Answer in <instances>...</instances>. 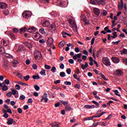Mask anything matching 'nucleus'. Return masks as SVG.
<instances>
[{"mask_svg": "<svg viewBox=\"0 0 127 127\" xmlns=\"http://www.w3.org/2000/svg\"><path fill=\"white\" fill-rule=\"evenodd\" d=\"M90 2L91 4L105 5V0H91Z\"/></svg>", "mask_w": 127, "mask_h": 127, "instance_id": "f257e3e1", "label": "nucleus"}, {"mask_svg": "<svg viewBox=\"0 0 127 127\" xmlns=\"http://www.w3.org/2000/svg\"><path fill=\"white\" fill-rule=\"evenodd\" d=\"M68 22L69 23V26L71 28H74V30H77V24H76L75 20L70 19L69 20Z\"/></svg>", "mask_w": 127, "mask_h": 127, "instance_id": "f03ea898", "label": "nucleus"}, {"mask_svg": "<svg viewBox=\"0 0 127 127\" xmlns=\"http://www.w3.org/2000/svg\"><path fill=\"white\" fill-rule=\"evenodd\" d=\"M34 56L35 57V59H40L41 57H42V55H41V52H40L39 51H36L34 53Z\"/></svg>", "mask_w": 127, "mask_h": 127, "instance_id": "7ed1b4c3", "label": "nucleus"}, {"mask_svg": "<svg viewBox=\"0 0 127 127\" xmlns=\"http://www.w3.org/2000/svg\"><path fill=\"white\" fill-rule=\"evenodd\" d=\"M102 62L103 64L106 66H111V63L110 62L109 58H103L102 59Z\"/></svg>", "mask_w": 127, "mask_h": 127, "instance_id": "20e7f679", "label": "nucleus"}, {"mask_svg": "<svg viewBox=\"0 0 127 127\" xmlns=\"http://www.w3.org/2000/svg\"><path fill=\"white\" fill-rule=\"evenodd\" d=\"M54 41V40L52 38H49L47 42V46L49 47H51V46H52L53 45V42Z\"/></svg>", "mask_w": 127, "mask_h": 127, "instance_id": "39448f33", "label": "nucleus"}, {"mask_svg": "<svg viewBox=\"0 0 127 127\" xmlns=\"http://www.w3.org/2000/svg\"><path fill=\"white\" fill-rule=\"evenodd\" d=\"M32 36L36 40H38L41 38V35L39 33H34Z\"/></svg>", "mask_w": 127, "mask_h": 127, "instance_id": "423d86ee", "label": "nucleus"}, {"mask_svg": "<svg viewBox=\"0 0 127 127\" xmlns=\"http://www.w3.org/2000/svg\"><path fill=\"white\" fill-rule=\"evenodd\" d=\"M27 12H29V11H25L22 13V16L24 17V18H28L29 17H30V16H31V15L28 14V13Z\"/></svg>", "mask_w": 127, "mask_h": 127, "instance_id": "0eeeda50", "label": "nucleus"}, {"mask_svg": "<svg viewBox=\"0 0 127 127\" xmlns=\"http://www.w3.org/2000/svg\"><path fill=\"white\" fill-rule=\"evenodd\" d=\"M48 95L47 93H45L44 96L42 97V99L41 100V102H43V100L45 101V103H47L48 102Z\"/></svg>", "mask_w": 127, "mask_h": 127, "instance_id": "6e6552de", "label": "nucleus"}, {"mask_svg": "<svg viewBox=\"0 0 127 127\" xmlns=\"http://www.w3.org/2000/svg\"><path fill=\"white\" fill-rule=\"evenodd\" d=\"M114 73L116 76H122V75H123V71L120 69L116 70L114 71Z\"/></svg>", "mask_w": 127, "mask_h": 127, "instance_id": "1a4fd4ad", "label": "nucleus"}, {"mask_svg": "<svg viewBox=\"0 0 127 127\" xmlns=\"http://www.w3.org/2000/svg\"><path fill=\"white\" fill-rule=\"evenodd\" d=\"M42 24L43 26H44L45 27H47L48 26H49V25H50V22L48 20H44L42 22Z\"/></svg>", "mask_w": 127, "mask_h": 127, "instance_id": "9d476101", "label": "nucleus"}, {"mask_svg": "<svg viewBox=\"0 0 127 127\" xmlns=\"http://www.w3.org/2000/svg\"><path fill=\"white\" fill-rule=\"evenodd\" d=\"M81 19L82 20H83V21L85 23V24L86 25H87L89 24V20H87V19H86V16H85V15H81Z\"/></svg>", "mask_w": 127, "mask_h": 127, "instance_id": "9b49d317", "label": "nucleus"}, {"mask_svg": "<svg viewBox=\"0 0 127 127\" xmlns=\"http://www.w3.org/2000/svg\"><path fill=\"white\" fill-rule=\"evenodd\" d=\"M36 31V29L34 27H30L27 29V32L30 33H33V32H35Z\"/></svg>", "mask_w": 127, "mask_h": 127, "instance_id": "f8f14e48", "label": "nucleus"}, {"mask_svg": "<svg viewBox=\"0 0 127 127\" xmlns=\"http://www.w3.org/2000/svg\"><path fill=\"white\" fill-rule=\"evenodd\" d=\"M7 7V4L4 2H0V8L2 9H4Z\"/></svg>", "mask_w": 127, "mask_h": 127, "instance_id": "ddd939ff", "label": "nucleus"}, {"mask_svg": "<svg viewBox=\"0 0 127 127\" xmlns=\"http://www.w3.org/2000/svg\"><path fill=\"white\" fill-rule=\"evenodd\" d=\"M93 11L95 15H97V16H99V15H100V9L99 8H94L93 9Z\"/></svg>", "mask_w": 127, "mask_h": 127, "instance_id": "4468645a", "label": "nucleus"}, {"mask_svg": "<svg viewBox=\"0 0 127 127\" xmlns=\"http://www.w3.org/2000/svg\"><path fill=\"white\" fill-rule=\"evenodd\" d=\"M81 56H82V54L79 53L73 56L72 58L74 60H77L78 58H81Z\"/></svg>", "mask_w": 127, "mask_h": 127, "instance_id": "2eb2a0df", "label": "nucleus"}, {"mask_svg": "<svg viewBox=\"0 0 127 127\" xmlns=\"http://www.w3.org/2000/svg\"><path fill=\"white\" fill-rule=\"evenodd\" d=\"M124 7V1L121 0V2L118 4V8L119 10H122Z\"/></svg>", "mask_w": 127, "mask_h": 127, "instance_id": "dca6fc26", "label": "nucleus"}, {"mask_svg": "<svg viewBox=\"0 0 127 127\" xmlns=\"http://www.w3.org/2000/svg\"><path fill=\"white\" fill-rule=\"evenodd\" d=\"M13 123H15L14 121H13V119L11 118L8 119L7 124L9 126L11 125Z\"/></svg>", "mask_w": 127, "mask_h": 127, "instance_id": "f3484780", "label": "nucleus"}, {"mask_svg": "<svg viewBox=\"0 0 127 127\" xmlns=\"http://www.w3.org/2000/svg\"><path fill=\"white\" fill-rule=\"evenodd\" d=\"M61 124L59 123H57V122H54L51 124V126L52 127H59V126H60Z\"/></svg>", "mask_w": 127, "mask_h": 127, "instance_id": "a211bd4d", "label": "nucleus"}, {"mask_svg": "<svg viewBox=\"0 0 127 127\" xmlns=\"http://www.w3.org/2000/svg\"><path fill=\"white\" fill-rule=\"evenodd\" d=\"M112 61L114 62V63H119L120 59L116 57L112 58Z\"/></svg>", "mask_w": 127, "mask_h": 127, "instance_id": "6ab92c4d", "label": "nucleus"}, {"mask_svg": "<svg viewBox=\"0 0 127 127\" xmlns=\"http://www.w3.org/2000/svg\"><path fill=\"white\" fill-rule=\"evenodd\" d=\"M24 50V47L21 46H19L17 52H22Z\"/></svg>", "mask_w": 127, "mask_h": 127, "instance_id": "aec40b11", "label": "nucleus"}, {"mask_svg": "<svg viewBox=\"0 0 127 127\" xmlns=\"http://www.w3.org/2000/svg\"><path fill=\"white\" fill-rule=\"evenodd\" d=\"M56 5H58V6H64V3L61 2V1H58L57 3L55 4Z\"/></svg>", "mask_w": 127, "mask_h": 127, "instance_id": "412c9836", "label": "nucleus"}, {"mask_svg": "<svg viewBox=\"0 0 127 127\" xmlns=\"http://www.w3.org/2000/svg\"><path fill=\"white\" fill-rule=\"evenodd\" d=\"M26 31H27V28L25 27H22L20 29V32L21 33H24V32H25Z\"/></svg>", "mask_w": 127, "mask_h": 127, "instance_id": "4be33fe9", "label": "nucleus"}, {"mask_svg": "<svg viewBox=\"0 0 127 127\" xmlns=\"http://www.w3.org/2000/svg\"><path fill=\"white\" fill-rule=\"evenodd\" d=\"M85 109H94L95 108V105H86L84 106Z\"/></svg>", "mask_w": 127, "mask_h": 127, "instance_id": "5701e85b", "label": "nucleus"}, {"mask_svg": "<svg viewBox=\"0 0 127 127\" xmlns=\"http://www.w3.org/2000/svg\"><path fill=\"white\" fill-rule=\"evenodd\" d=\"M1 88H2V91H7V90H8V87L5 85V84H4V85L3 84V85H2L1 86Z\"/></svg>", "mask_w": 127, "mask_h": 127, "instance_id": "b1692460", "label": "nucleus"}, {"mask_svg": "<svg viewBox=\"0 0 127 127\" xmlns=\"http://www.w3.org/2000/svg\"><path fill=\"white\" fill-rule=\"evenodd\" d=\"M12 95H13V96H15V95H16V94H18V91H17V90H15V89H13L11 90V92Z\"/></svg>", "mask_w": 127, "mask_h": 127, "instance_id": "393cba45", "label": "nucleus"}, {"mask_svg": "<svg viewBox=\"0 0 127 127\" xmlns=\"http://www.w3.org/2000/svg\"><path fill=\"white\" fill-rule=\"evenodd\" d=\"M104 30L106 32V33H112V31L109 29V27H106L104 28Z\"/></svg>", "mask_w": 127, "mask_h": 127, "instance_id": "a878e982", "label": "nucleus"}, {"mask_svg": "<svg viewBox=\"0 0 127 127\" xmlns=\"http://www.w3.org/2000/svg\"><path fill=\"white\" fill-rule=\"evenodd\" d=\"M50 14H51V15H52V16H53L54 17L58 16V15H59L58 13H57L56 12H53L51 13Z\"/></svg>", "mask_w": 127, "mask_h": 127, "instance_id": "bb28decb", "label": "nucleus"}, {"mask_svg": "<svg viewBox=\"0 0 127 127\" xmlns=\"http://www.w3.org/2000/svg\"><path fill=\"white\" fill-rule=\"evenodd\" d=\"M55 24H52L51 25V27H50L49 30H53V31H54V30H55Z\"/></svg>", "mask_w": 127, "mask_h": 127, "instance_id": "cd10ccee", "label": "nucleus"}, {"mask_svg": "<svg viewBox=\"0 0 127 127\" xmlns=\"http://www.w3.org/2000/svg\"><path fill=\"white\" fill-rule=\"evenodd\" d=\"M41 75H42V76H46V72L45 71V70L42 69V70L40 71Z\"/></svg>", "mask_w": 127, "mask_h": 127, "instance_id": "c85d7f7f", "label": "nucleus"}, {"mask_svg": "<svg viewBox=\"0 0 127 127\" xmlns=\"http://www.w3.org/2000/svg\"><path fill=\"white\" fill-rule=\"evenodd\" d=\"M65 45V42L62 41L59 44V46L60 48L63 47Z\"/></svg>", "mask_w": 127, "mask_h": 127, "instance_id": "c756f323", "label": "nucleus"}, {"mask_svg": "<svg viewBox=\"0 0 127 127\" xmlns=\"http://www.w3.org/2000/svg\"><path fill=\"white\" fill-rule=\"evenodd\" d=\"M65 109L66 110V111H68V112H70V111L72 110V108L68 105H66L65 106Z\"/></svg>", "mask_w": 127, "mask_h": 127, "instance_id": "7c9ffc66", "label": "nucleus"}, {"mask_svg": "<svg viewBox=\"0 0 127 127\" xmlns=\"http://www.w3.org/2000/svg\"><path fill=\"white\" fill-rule=\"evenodd\" d=\"M16 83H17V84H19V85H22V86H28V84L20 82V81L16 82Z\"/></svg>", "mask_w": 127, "mask_h": 127, "instance_id": "2f4dec72", "label": "nucleus"}, {"mask_svg": "<svg viewBox=\"0 0 127 127\" xmlns=\"http://www.w3.org/2000/svg\"><path fill=\"white\" fill-rule=\"evenodd\" d=\"M62 104H63L64 106H68V104H69L68 101H61Z\"/></svg>", "mask_w": 127, "mask_h": 127, "instance_id": "473e14b6", "label": "nucleus"}, {"mask_svg": "<svg viewBox=\"0 0 127 127\" xmlns=\"http://www.w3.org/2000/svg\"><path fill=\"white\" fill-rule=\"evenodd\" d=\"M5 57H6L7 58H10V59L13 58V57L11 56V55L8 54H6L5 55Z\"/></svg>", "mask_w": 127, "mask_h": 127, "instance_id": "72a5a7b5", "label": "nucleus"}, {"mask_svg": "<svg viewBox=\"0 0 127 127\" xmlns=\"http://www.w3.org/2000/svg\"><path fill=\"white\" fill-rule=\"evenodd\" d=\"M0 54H3L4 53V49L2 47H0Z\"/></svg>", "mask_w": 127, "mask_h": 127, "instance_id": "f704fd0d", "label": "nucleus"}, {"mask_svg": "<svg viewBox=\"0 0 127 127\" xmlns=\"http://www.w3.org/2000/svg\"><path fill=\"white\" fill-rule=\"evenodd\" d=\"M56 67L55 66H53L51 68V71L53 72V73H55V72H56Z\"/></svg>", "mask_w": 127, "mask_h": 127, "instance_id": "c9c22d12", "label": "nucleus"}, {"mask_svg": "<svg viewBox=\"0 0 127 127\" xmlns=\"http://www.w3.org/2000/svg\"><path fill=\"white\" fill-rule=\"evenodd\" d=\"M60 76H61L62 77H65V76H66V74L65 73V72L62 71L60 72Z\"/></svg>", "mask_w": 127, "mask_h": 127, "instance_id": "e433bc0d", "label": "nucleus"}, {"mask_svg": "<svg viewBox=\"0 0 127 127\" xmlns=\"http://www.w3.org/2000/svg\"><path fill=\"white\" fill-rule=\"evenodd\" d=\"M93 119H94L93 116L85 118L84 119V121H91V120H93Z\"/></svg>", "mask_w": 127, "mask_h": 127, "instance_id": "4c0bfd02", "label": "nucleus"}, {"mask_svg": "<svg viewBox=\"0 0 127 127\" xmlns=\"http://www.w3.org/2000/svg\"><path fill=\"white\" fill-rule=\"evenodd\" d=\"M121 54H127V49H124L121 51Z\"/></svg>", "mask_w": 127, "mask_h": 127, "instance_id": "58836bf2", "label": "nucleus"}, {"mask_svg": "<svg viewBox=\"0 0 127 127\" xmlns=\"http://www.w3.org/2000/svg\"><path fill=\"white\" fill-rule=\"evenodd\" d=\"M24 80H25V81H28V80H29V79H30V76H29V75L24 76Z\"/></svg>", "mask_w": 127, "mask_h": 127, "instance_id": "ea45409f", "label": "nucleus"}, {"mask_svg": "<svg viewBox=\"0 0 127 127\" xmlns=\"http://www.w3.org/2000/svg\"><path fill=\"white\" fill-rule=\"evenodd\" d=\"M33 79L34 80L40 79V76H39V75H34L33 76Z\"/></svg>", "mask_w": 127, "mask_h": 127, "instance_id": "a19ab883", "label": "nucleus"}, {"mask_svg": "<svg viewBox=\"0 0 127 127\" xmlns=\"http://www.w3.org/2000/svg\"><path fill=\"white\" fill-rule=\"evenodd\" d=\"M114 93H115V95L116 96H118L119 97H121V94H119V91H118V90H114Z\"/></svg>", "mask_w": 127, "mask_h": 127, "instance_id": "79ce46f5", "label": "nucleus"}, {"mask_svg": "<svg viewBox=\"0 0 127 127\" xmlns=\"http://www.w3.org/2000/svg\"><path fill=\"white\" fill-rule=\"evenodd\" d=\"M25 96H24L23 95H21L20 96L19 99L21 101H23V100H25Z\"/></svg>", "mask_w": 127, "mask_h": 127, "instance_id": "37998d69", "label": "nucleus"}, {"mask_svg": "<svg viewBox=\"0 0 127 127\" xmlns=\"http://www.w3.org/2000/svg\"><path fill=\"white\" fill-rule=\"evenodd\" d=\"M39 31L42 34H45V31H44V29L41 28L40 29Z\"/></svg>", "mask_w": 127, "mask_h": 127, "instance_id": "c03bdc74", "label": "nucleus"}, {"mask_svg": "<svg viewBox=\"0 0 127 127\" xmlns=\"http://www.w3.org/2000/svg\"><path fill=\"white\" fill-rule=\"evenodd\" d=\"M113 35H114V36H112L111 37H112V38H113V39H115V38H116V37H118V35H117V32H114L113 33Z\"/></svg>", "mask_w": 127, "mask_h": 127, "instance_id": "a18cd8bd", "label": "nucleus"}, {"mask_svg": "<svg viewBox=\"0 0 127 127\" xmlns=\"http://www.w3.org/2000/svg\"><path fill=\"white\" fill-rule=\"evenodd\" d=\"M17 75L18 77H19V78H20V79H22V78H23V75H22V74H21L19 72H17Z\"/></svg>", "mask_w": 127, "mask_h": 127, "instance_id": "49530a36", "label": "nucleus"}, {"mask_svg": "<svg viewBox=\"0 0 127 127\" xmlns=\"http://www.w3.org/2000/svg\"><path fill=\"white\" fill-rule=\"evenodd\" d=\"M45 69H46L47 70H50V69L51 68V66L50 65H48L47 64H45Z\"/></svg>", "mask_w": 127, "mask_h": 127, "instance_id": "de8ad7c7", "label": "nucleus"}, {"mask_svg": "<svg viewBox=\"0 0 127 127\" xmlns=\"http://www.w3.org/2000/svg\"><path fill=\"white\" fill-rule=\"evenodd\" d=\"M103 15H104L105 16L108 14V11L106 10H103L102 11Z\"/></svg>", "mask_w": 127, "mask_h": 127, "instance_id": "09e8293b", "label": "nucleus"}, {"mask_svg": "<svg viewBox=\"0 0 127 127\" xmlns=\"http://www.w3.org/2000/svg\"><path fill=\"white\" fill-rule=\"evenodd\" d=\"M15 88L16 90H20V85H18V84H16L15 86Z\"/></svg>", "mask_w": 127, "mask_h": 127, "instance_id": "8fccbe9b", "label": "nucleus"}, {"mask_svg": "<svg viewBox=\"0 0 127 127\" xmlns=\"http://www.w3.org/2000/svg\"><path fill=\"white\" fill-rule=\"evenodd\" d=\"M34 89L36 91H38L39 90H40V87L38 86V85H35Z\"/></svg>", "mask_w": 127, "mask_h": 127, "instance_id": "3c124183", "label": "nucleus"}, {"mask_svg": "<svg viewBox=\"0 0 127 127\" xmlns=\"http://www.w3.org/2000/svg\"><path fill=\"white\" fill-rule=\"evenodd\" d=\"M74 51L76 53H78V52H80V49L78 47L75 48Z\"/></svg>", "mask_w": 127, "mask_h": 127, "instance_id": "603ef678", "label": "nucleus"}, {"mask_svg": "<svg viewBox=\"0 0 127 127\" xmlns=\"http://www.w3.org/2000/svg\"><path fill=\"white\" fill-rule=\"evenodd\" d=\"M12 93L11 92H8L6 94V96H7V97H9V98H10V97H11L12 96Z\"/></svg>", "mask_w": 127, "mask_h": 127, "instance_id": "864d4df0", "label": "nucleus"}, {"mask_svg": "<svg viewBox=\"0 0 127 127\" xmlns=\"http://www.w3.org/2000/svg\"><path fill=\"white\" fill-rule=\"evenodd\" d=\"M64 84H65V85H71V82H70V81H65L64 82Z\"/></svg>", "mask_w": 127, "mask_h": 127, "instance_id": "5fc2aeb1", "label": "nucleus"}, {"mask_svg": "<svg viewBox=\"0 0 127 127\" xmlns=\"http://www.w3.org/2000/svg\"><path fill=\"white\" fill-rule=\"evenodd\" d=\"M33 101L32 100V99L31 98H29L28 100L27 103L28 104H31V103H33Z\"/></svg>", "mask_w": 127, "mask_h": 127, "instance_id": "6e6d98bb", "label": "nucleus"}, {"mask_svg": "<svg viewBox=\"0 0 127 127\" xmlns=\"http://www.w3.org/2000/svg\"><path fill=\"white\" fill-rule=\"evenodd\" d=\"M105 114V113H102L101 114L98 115V116H93V119L94 118H100V117H102V116H103V115Z\"/></svg>", "mask_w": 127, "mask_h": 127, "instance_id": "4d7b16f0", "label": "nucleus"}, {"mask_svg": "<svg viewBox=\"0 0 127 127\" xmlns=\"http://www.w3.org/2000/svg\"><path fill=\"white\" fill-rule=\"evenodd\" d=\"M66 73L70 75L71 74V69L70 68H67L66 69Z\"/></svg>", "mask_w": 127, "mask_h": 127, "instance_id": "13d9d810", "label": "nucleus"}, {"mask_svg": "<svg viewBox=\"0 0 127 127\" xmlns=\"http://www.w3.org/2000/svg\"><path fill=\"white\" fill-rule=\"evenodd\" d=\"M123 61L124 64H125V65H127V59H124L123 60Z\"/></svg>", "mask_w": 127, "mask_h": 127, "instance_id": "bf43d9fd", "label": "nucleus"}, {"mask_svg": "<svg viewBox=\"0 0 127 127\" xmlns=\"http://www.w3.org/2000/svg\"><path fill=\"white\" fill-rule=\"evenodd\" d=\"M4 82L6 85H9V83H10L9 80L6 79L5 80Z\"/></svg>", "mask_w": 127, "mask_h": 127, "instance_id": "052dcab7", "label": "nucleus"}, {"mask_svg": "<svg viewBox=\"0 0 127 127\" xmlns=\"http://www.w3.org/2000/svg\"><path fill=\"white\" fill-rule=\"evenodd\" d=\"M3 118H5V119H7L8 118V114L7 113H5L3 115Z\"/></svg>", "mask_w": 127, "mask_h": 127, "instance_id": "680f3d73", "label": "nucleus"}, {"mask_svg": "<svg viewBox=\"0 0 127 127\" xmlns=\"http://www.w3.org/2000/svg\"><path fill=\"white\" fill-rule=\"evenodd\" d=\"M68 62L70 64H74V60L73 59H69Z\"/></svg>", "mask_w": 127, "mask_h": 127, "instance_id": "e2e57ef3", "label": "nucleus"}, {"mask_svg": "<svg viewBox=\"0 0 127 127\" xmlns=\"http://www.w3.org/2000/svg\"><path fill=\"white\" fill-rule=\"evenodd\" d=\"M61 82V80H57L56 81L54 82V84H56V85H57V84H60V83Z\"/></svg>", "mask_w": 127, "mask_h": 127, "instance_id": "0e129e2a", "label": "nucleus"}, {"mask_svg": "<svg viewBox=\"0 0 127 127\" xmlns=\"http://www.w3.org/2000/svg\"><path fill=\"white\" fill-rule=\"evenodd\" d=\"M32 67L34 70H36V69H37V65L36 64H33Z\"/></svg>", "mask_w": 127, "mask_h": 127, "instance_id": "69168bd1", "label": "nucleus"}, {"mask_svg": "<svg viewBox=\"0 0 127 127\" xmlns=\"http://www.w3.org/2000/svg\"><path fill=\"white\" fill-rule=\"evenodd\" d=\"M39 42L40 43H42V44H43V43H45V40H44V39H41L39 40Z\"/></svg>", "mask_w": 127, "mask_h": 127, "instance_id": "338daca9", "label": "nucleus"}, {"mask_svg": "<svg viewBox=\"0 0 127 127\" xmlns=\"http://www.w3.org/2000/svg\"><path fill=\"white\" fill-rule=\"evenodd\" d=\"M18 113L21 114L22 113V109L20 108H18Z\"/></svg>", "mask_w": 127, "mask_h": 127, "instance_id": "774afa93", "label": "nucleus"}]
</instances>
